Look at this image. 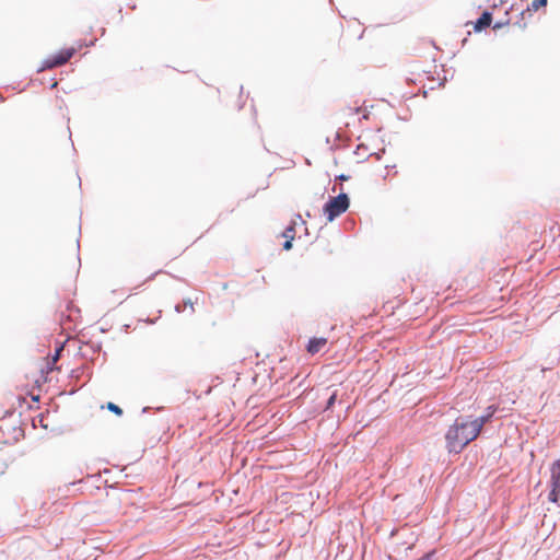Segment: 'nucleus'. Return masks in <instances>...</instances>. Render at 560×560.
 <instances>
[{"label": "nucleus", "mask_w": 560, "mask_h": 560, "mask_svg": "<svg viewBox=\"0 0 560 560\" xmlns=\"http://www.w3.org/2000/svg\"><path fill=\"white\" fill-rule=\"evenodd\" d=\"M478 435V430L472 427L471 416H460L445 433V447L450 454H459Z\"/></svg>", "instance_id": "nucleus-1"}, {"label": "nucleus", "mask_w": 560, "mask_h": 560, "mask_svg": "<svg viewBox=\"0 0 560 560\" xmlns=\"http://www.w3.org/2000/svg\"><path fill=\"white\" fill-rule=\"evenodd\" d=\"M350 206V199L346 192H340L336 197H330L329 200L324 205L323 212L327 218L328 222H332L337 217L348 210Z\"/></svg>", "instance_id": "nucleus-2"}, {"label": "nucleus", "mask_w": 560, "mask_h": 560, "mask_svg": "<svg viewBox=\"0 0 560 560\" xmlns=\"http://www.w3.org/2000/svg\"><path fill=\"white\" fill-rule=\"evenodd\" d=\"M472 25V28L477 33H481L487 31L490 26H492L493 31H499L503 26L509 24L508 20H495L493 19V12L483 11L481 16L478 18L475 22L467 23L466 25Z\"/></svg>", "instance_id": "nucleus-3"}, {"label": "nucleus", "mask_w": 560, "mask_h": 560, "mask_svg": "<svg viewBox=\"0 0 560 560\" xmlns=\"http://www.w3.org/2000/svg\"><path fill=\"white\" fill-rule=\"evenodd\" d=\"M77 52L74 47L62 48L59 51L47 57L39 69H37V73L43 72L46 69H52L56 67H60L68 62L73 55Z\"/></svg>", "instance_id": "nucleus-4"}, {"label": "nucleus", "mask_w": 560, "mask_h": 560, "mask_svg": "<svg viewBox=\"0 0 560 560\" xmlns=\"http://www.w3.org/2000/svg\"><path fill=\"white\" fill-rule=\"evenodd\" d=\"M63 350V343H58L55 348V352L52 355H50V352H46L45 349L37 348V352L43 353L44 355V364L40 366V378H43L44 382L47 381V375L56 370V363L60 358V353Z\"/></svg>", "instance_id": "nucleus-5"}, {"label": "nucleus", "mask_w": 560, "mask_h": 560, "mask_svg": "<svg viewBox=\"0 0 560 560\" xmlns=\"http://www.w3.org/2000/svg\"><path fill=\"white\" fill-rule=\"evenodd\" d=\"M63 350V343H58L55 348V352L52 355H50V352H46L45 349L37 348V352L43 353L44 355V364L40 366V378H43L44 382L47 381V375L56 370V363L60 358V353Z\"/></svg>", "instance_id": "nucleus-6"}, {"label": "nucleus", "mask_w": 560, "mask_h": 560, "mask_svg": "<svg viewBox=\"0 0 560 560\" xmlns=\"http://www.w3.org/2000/svg\"><path fill=\"white\" fill-rule=\"evenodd\" d=\"M550 471V491L548 494V500L552 503H557L560 499V458L553 462Z\"/></svg>", "instance_id": "nucleus-7"}, {"label": "nucleus", "mask_w": 560, "mask_h": 560, "mask_svg": "<svg viewBox=\"0 0 560 560\" xmlns=\"http://www.w3.org/2000/svg\"><path fill=\"white\" fill-rule=\"evenodd\" d=\"M495 411V408L490 406L488 409H487V413L480 416V417H477V418H474L471 416V422H472V427L475 429L478 430V434L480 433V431L482 430L483 425L490 421V419L492 418L493 413Z\"/></svg>", "instance_id": "nucleus-8"}, {"label": "nucleus", "mask_w": 560, "mask_h": 560, "mask_svg": "<svg viewBox=\"0 0 560 560\" xmlns=\"http://www.w3.org/2000/svg\"><path fill=\"white\" fill-rule=\"evenodd\" d=\"M326 343H327V339L326 338H324V337H320V338L314 337V338H311L308 340L306 350L311 354H316L326 346Z\"/></svg>", "instance_id": "nucleus-9"}, {"label": "nucleus", "mask_w": 560, "mask_h": 560, "mask_svg": "<svg viewBox=\"0 0 560 560\" xmlns=\"http://www.w3.org/2000/svg\"><path fill=\"white\" fill-rule=\"evenodd\" d=\"M106 407H107V409L109 411L114 412L117 416H121L122 415V409L118 405H116L114 402H107Z\"/></svg>", "instance_id": "nucleus-10"}, {"label": "nucleus", "mask_w": 560, "mask_h": 560, "mask_svg": "<svg viewBox=\"0 0 560 560\" xmlns=\"http://www.w3.org/2000/svg\"><path fill=\"white\" fill-rule=\"evenodd\" d=\"M336 399H337V394H336V392H335V393H332V394L330 395V397L328 398V400H327V402H326V406H325V410H329V409H331V408H332V406H334V405H335V402H336Z\"/></svg>", "instance_id": "nucleus-11"}, {"label": "nucleus", "mask_w": 560, "mask_h": 560, "mask_svg": "<svg viewBox=\"0 0 560 560\" xmlns=\"http://www.w3.org/2000/svg\"><path fill=\"white\" fill-rule=\"evenodd\" d=\"M547 0H533L530 8L533 10H538L540 7L546 5Z\"/></svg>", "instance_id": "nucleus-12"}, {"label": "nucleus", "mask_w": 560, "mask_h": 560, "mask_svg": "<svg viewBox=\"0 0 560 560\" xmlns=\"http://www.w3.org/2000/svg\"><path fill=\"white\" fill-rule=\"evenodd\" d=\"M294 232H295V231H294V225H293V224H291V225H289V226L283 231V234H282V235H283V237H285L287 240H289V238H290V234H293V235H294Z\"/></svg>", "instance_id": "nucleus-13"}, {"label": "nucleus", "mask_w": 560, "mask_h": 560, "mask_svg": "<svg viewBox=\"0 0 560 560\" xmlns=\"http://www.w3.org/2000/svg\"><path fill=\"white\" fill-rule=\"evenodd\" d=\"M293 234H290V238L283 243V249L290 250L292 248Z\"/></svg>", "instance_id": "nucleus-14"}, {"label": "nucleus", "mask_w": 560, "mask_h": 560, "mask_svg": "<svg viewBox=\"0 0 560 560\" xmlns=\"http://www.w3.org/2000/svg\"><path fill=\"white\" fill-rule=\"evenodd\" d=\"M432 556H433V551L423 555L422 557H420L417 560H431Z\"/></svg>", "instance_id": "nucleus-15"}, {"label": "nucleus", "mask_w": 560, "mask_h": 560, "mask_svg": "<svg viewBox=\"0 0 560 560\" xmlns=\"http://www.w3.org/2000/svg\"><path fill=\"white\" fill-rule=\"evenodd\" d=\"M175 310H176V312L180 313V312H183L184 307L180 305H176Z\"/></svg>", "instance_id": "nucleus-16"}, {"label": "nucleus", "mask_w": 560, "mask_h": 560, "mask_svg": "<svg viewBox=\"0 0 560 560\" xmlns=\"http://www.w3.org/2000/svg\"><path fill=\"white\" fill-rule=\"evenodd\" d=\"M56 85H57V82L52 79L51 80V84H50V89H54Z\"/></svg>", "instance_id": "nucleus-17"}, {"label": "nucleus", "mask_w": 560, "mask_h": 560, "mask_svg": "<svg viewBox=\"0 0 560 560\" xmlns=\"http://www.w3.org/2000/svg\"><path fill=\"white\" fill-rule=\"evenodd\" d=\"M338 178H339V179H341V180H346V179H348V176H346V175H343V174H342V175H340Z\"/></svg>", "instance_id": "nucleus-18"}, {"label": "nucleus", "mask_w": 560, "mask_h": 560, "mask_svg": "<svg viewBox=\"0 0 560 560\" xmlns=\"http://www.w3.org/2000/svg\"><path fill=\"white\" fill-rule=\"evenodd\" d=\"M39 423H40V427L46 428V424H44V421L42 418L39 419Z\"/></svg>", "instance_id": "nucleus-19"}, {"label": "nucleus", "mask_w": 560, "mask_h": 560, "mask_svg": "<svg viewBox=\"0 0 560 560\" xmlns=\"http://www.w3.org/2000/svg\"><path fill=\"white\" fill-rule=\"evenodd\" d=\"M31 422H32V427L35 428V419L34 418L31 419Z\"/></svg>", "instance_id": "nucleus-20"}, {"label": "nucleus", "mask_w": 560, "mask_h": 560, "mask_svg": "<svg viewBox=\"0 0 560 560\" xmlns=\"http://www.w3.org/2000/svg\"><path fill=\"white\" fill-rule=\"evenodd\" d=\"M94 45V40H91L89 44H85V46H92Z\"/></svg>", "instance_id": "nucleus-21"}, {"label": "nucleus", "mask_w": 560, "mask_h": 560, "mask_svg": "<svg viewBox=\"0 0 560 560\" xmlns=\"http://www.w3.org/2000/svg\"><path fill=\"white\" fill-rule=\"evenodd\" d=\"M30 396H31L32 401H35V395L31 394Z\"/></svg>", "instance_id": "nucleus-22"}, {"label": "nucleus", "mask_w": 560, "mask_h": 560, "mask_svg": "<svg viewBox=\"0 0 560 560\" xmlns=\"http://www.w3.org/2000/svg\"><path fill=\"white\" fill-rule=\"evenodd\" d=\"M186 304H189L190 306H192L191 301H188Z\"/></svg>", "instance_id": "nucleus-23"}]
</instances>
